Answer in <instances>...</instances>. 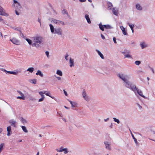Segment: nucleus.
Masks as SVG:
<instances>
[{
  "mask_svg": "<svg viewBox=\"0 0 155 155\" xmlns=\"http://www.w3.org/2000/svg\"><path fill=\"white\" fill-rule=\"evenodd\" d=\"M117 76L123 81V84L126 87L133 91L136 94L137 91V93L140 96L145 99H147V97L143 95L142 91L138 89V88L136 87V85L133 83L128 81L130 78V75L121 73L118 74Z\"/></svg>",
  "mask_w": 155,
  "mask_h": 155,
  "instance_id": "f257e3e1",
  "label": "nucleus"
},
{
  "mask_svg": "<svg viewBox=\"0 0 155 155\" xmlns=\"http://www.w3.org/2000/svg\"><path fill=\"white\" fill-rule=\"evenodd\" d=\"M33 44L32 47H35L37 48H40L42 44L43 38L39 35H36L32 38Z\"/></svg>",
  "mask_w": 155,
  "mask_h": 155,
  "instance_id": "f03ea898",
  "label": "nucleus"
},
{
  "mask_svg": "<svg viewBox=\"0 0 155 155\" xmlns=\"http://www.w3.org/2000/svg\"><path fill=\"white\" fill-rule=\"evenodd\" d=\"M10 41L14 44L17 45H20V42L19 41L15 38H13L12 39H10Z\"/></svg>",
  "mask_w": 155,
  "mask_h": 155,
  "instance_id": "7ed1b4c3",
  "label": "nucleus"
},
{
  "mask_svg": "<svg viewBox=\"0 0 155 155\" xmlns=\"http://www.w3.org/2000/svg\"><path fill=\"white\" fill-rule=\"evenodd\" d=\"M123 54H124L125 58H132V56L130 55V52L129 51L126 50L123 52Z\"/></svg>",
  "mask_w": 155,
  "mask_h": 155,
  "instance_id": "20e7f679",
  "label": "nucleus"
},
{
  "mask_svg": "<svg viewBox=\"0 0 155 155\" xmlns=\"http://www.w3.org/2000/svg\"><path fill=\"white\" fill-rule=\"evenodd\" d=\"M140 46L142 49H143L147 47V45L144 41H143L140 43Z\"/></svg>",
  "mask_w": 155,
  "mask_h": 155,
  "instance_id": "39448f33",
  "label": "nucleus"
},
{
  "mask_svg": "<svg viewBox=\"0 0 155 155\" xmlns=\"http://www.w3.org/2000/svg\"><path fill=\"white\" fill-rule=\"evenodd\" d=\"M82 96L84 100L87 102L89 101L90 99V97L87 96L85 91H84L82 94Z\"/></svg>",
  "mask_w": 155,
  "mask_h": 155,
  "instance_id": "423d86ee",
  "label": "nucleus"
},
{
  "mask_svg": "<svg viewBox=\"0 0 155 155\" xmlns=\"http://www.w3.org/2000/svg\"><path fill=\"white\" fill-rule=\"evenodd\" d=\"M53 34H57L58 35H61L62 34V31L60 28L55 29L54 33Z\"/></svg>",
  "mask_w": 155,
  "mask_h": 155,
  "instance_id": "0eeeda50",
  "label": "nucleus"
},
{
  "mask_svg": "<svg viewBox=\"0 0 155 155\" xmlns=\"http://www.w3.org/2000/svg\"><path fill=\"white\" fill-rule=\"evenodd\" d=\"M106 149L107 150H110L111 149L110 144L108 141H105L104 143Z\"/></svg>",
  "mask_w": 155,
  "mask_h": 155,
  "instance_id": "6e6552de",
  "label": "nucleus"
},
{
  "mask_svg": "<svg viewBox=\"0 0 155 155\" xmlns=\"http://www.w3.org/2000/svg\"><path fill=\"white\" fill-rule=\"evenodd\" d=\"M9 123L11 125L14 127H16V125L17 124V122L13 119H11L9 120Z\"/></svg>",
  "mask_w": 155,
  "mask_h": 155,
  "instance_id": "1a4fd4ad",
  "label": "nucleus"
},
{
  "mask_svg": "<svg viewBox=\"0 0 155 155\" xmlns=\"http://www.w3.org/2000/svg\"><path fill=\"white\" fill-rule=\"evenodd\" d=\"M0 15L5 16H8V14L5 12L4 10L1 6H0Z\"/></svg>",
  "mask_w": 155,
  "mask_h": 155,
  "instance_id": "9d476101",
  "label": "nucleus"
},
{
  "mask_svg": "<svg viewBox=\"0 0 155 155\" xmlns=\"http://www.w3.org/2000/svg\"><path fill=\"white\" fill-rule=\"evenodd\" d=\"M7 135L8 136H10L12 134V132L11 130V127L10 126H9L7 127Z\"/></svg>",
  "mask_w": 155,
  "mask_h": 155,
  "instance_id": "9b49d317",
  "label": "nucleus"
},
{
  "mask_svg": "<svg viewBox=\"0 0 155 155\" xmlns=\"http://www.w3.org/2000/svg\"><path fill=\"white\" fill-rule=\"evenodd\" d=\"M120 28L121 30L122 31L123 34L124 35H127V31L125 30V28L122 26H120Z\"/></svg>",
  "mask_w": 155,
  "mask_h": 155,
  "instance_id": "f8f14e48",
  "label": "nucleus"
},
{
  "mask_svg": "<svg viewBox=\"0 0 155 155\" xmlns=\"http://www.w3.org/2000/svg\"><path fill=\"white\" fill-rule=\"evenodd\" d=\"M118 10L116 8H113L112 9V12L114 14L116 15H117L118 14Z\"/></svg>",
  "mask_w": 155,
  "mask_h": 155,
  "instance_id": "ddd939ff",
  "label": "nucleus"
},
{
  "mask_svg": "<svg viewBox=\"0 0 155 155\" xmlns=\"http://www.w3.org/2000/svg\"><path fill=\"white\" fill-rule=\"evenodd\" d=\"M107 5L108 9L111 10L113 8L112 3L110 2H107Z\"/></svg>",
  "mask_w": 155,
  "mask_h": 155,
  "instance_id": "4468645a",
  "label": "nucleus"
},
{
  "mask_svg": "<svg viewBox=\"0 0 155 155\" xmlns=\"http://www.w3.org/2000/svg\"><path fill=\"white\" fill-rule=\"evenodd\" d=\"M84 17L86 19L87 22L88 24H91V23L90 19L89 17V15L87 14H86L85 15Z\"/></svg>",
  "mask_w": 155,
  "mask_h": 155,
  "instance_id": "2eb2a0df",
  "label": "nucleus"
},
{
  "mask_svg": "<svg viewBox=\"0 0 155 155\" xmlns=\"http://www.w3.org/2000/svg\"><path fill=\"white\" fill-rule=\"evenodd\" d=\"M69 63L70 64V67L74 66V59L71 58L69 60Z\"/></svg>",
  "mask_w": 155,
  "mask_h": 155,
  "instance_id": "dca6fc26",
  "label": "nucleus"
},
{
  "mask_svg": "<svg viewBox=\"0 0 155 155\" xmlns=\"http://www.w3.org/2000/svg\"><path fill=\"white\" fill-rule=\"evenodd\" d=\"M95 51L97 53L98 55L100 56V57L102 59H104V57L103 54L101 53V52L98 50L97 49H96Z\"/></svg>",
  "mask_w": 155,
  "mask_h": 155,
  "instance_id": "f3484780",
  "label": "nucleus"
},
{
  "mask_svg": "<svg viewBox=\"0 0 155 155\" xmlns=\"http://www.w3.org/2000/svg\"><path fill=\"white\" fill-rule=\"evenodd\" d=\"M135 7L139 11H141L142 9V7L139 4H137L136 5Z\"/></svg>",
  "mask_w": 155,
  "mask_h": 155,
  "instance_id": "a211bd4d",
  "label": "nucleus"
},
{
  "mask_svg": "<svg viewBox=\"0 0 155 155\" xmlns=\"http://www.w3.org/2000/svg\"><path fill=\"white\" fill-rule=\"evenodd\" d=\"M13 6L15 7L16 9H20L21 8V6L19 3H17L16 4H14Z\"/></svg>",
  "mask_w": 155,
  "mask_h": 155,
  "instance_id": "6ab92c4d",
  "label": "nucleus"
},
{
  "mask_svg": "<svg viewBox=\"0 0 155 155\" xmlns=\"http://www.w3.org/2000/svg\"><path fill=\"white\" fill-rule=\"evenodd\" d=\"M49 25L50 27V29L51 32L53 34L54 33L55 29H54L53 26L51 24H49Z\"/></svg>",
  "mask_w": 155,
  "mask_h": 155,
  "instance_id": "aec40b11",
  "label": "nucleus"
},
{
  "mask_svg": "<svg viewBox=\"0 0 155 155\" xmlns=\"http://www.w3.org/2000/svg\"><path fill=\"white\" fill-rule=\"evenodd\" d=\"M34 70V69L33 67H31L28 68L27 70L25 71V72L26 71H29L30 72L32 73Z\"/></svg>",
  "mask_w": 155,
  "mask_h": 155,
  "instance_id": "412c9836",
  "label": "nucleus"
},
{
  "mask_svg": "<svg viewBox=\"0 0 155 155\" xmlns=\"http://www.w3.org/2000/svg\"><path fill=\"white\" fill-rule=\"evenodd\" d=\"M36 74L37 75H39L41 77H43V74L41 72V71L40 70H38L37 72L36 73Z\"/></svg>",
  "mask_w": 155,
  "mask_h": 155,
  "instance_id": "4be33fe9",
  "label": "nucleus"
},
{
  "mask_svg": "<svg viewBox=\"0 0 155 155\" xmlns=\"http://www.w3.org/2000/svg\"><path fill=\"white\" fill-rule=\"evenodd\" d=\"M26 40L28 42L29 45H31L32 46L33 44V41L28 38L26 39Z\"/></svg>",
  "mask_w": 155,
  "mask_h": 155,
  "instance_id": "5701e85b",
  "label": "nucleus"
},
{
  "mask_svg": "<svg viewBox=\"0 0 155 155\" xmlns=\"http://www.w3.org/2000/svg\"><path fill=\"white\" fill-rule=\"evenodd\" d=\"M127 24L129 25V27H130V28H131L132 31V33H133L134 32V25H131L130 23H128Z\"/></svg>",
  "mask_w": 155,
  "mask_h": 155,
  "instance_id": "b1692460",
  "label": "nucleus"
},
{
  "mask_svg": "<svg viewBox=\"0 0 155 155\" xmlns=\"http://www.w3.org/2000/svg\"><path fill=\"white\" fill-rule=\"evenodd\" d=\"M56 73L57 74L60 76H62L63 75L62 72L61 70H57Z\"/></svg>",
  "mask_w": 155,
  "mask_h": 155,
  "instance_id": "393cba45",
  "label": "nucleus"
},
{
  "mask_svg": "<svg viewBox=\"0 0 155 155\" xmlns=\"http://www.w3.org/2000/svg\"><path fill=\"white\" fill-rule=\"evenodd\" d=\"M29 82L32 84H36L37 80L36 79H31L29 80Z\"/></svg>",
  "mask_w": 155,
  "mask_h": 155,
  "instance_id": "a878e982",
  "label": "nucleus"
},
{
  "mask_svg": "<svg viewBox=\"0 0 155 155\" xmlns=\"http://www.w3.org/2000/svg\"><path fill=\"white\" fill-rule=\"evenodd\" d=\"M99 28L100 29L103 31H104V25H102L101 24V23H100L99 24Z\"/></svg>",
  "mask_w": 155,
  "mask_h": 155,
  "instance_id": "bb28decb",
  "label": "nucleus"
},
{
  "mask_svg": "<svg viewBox=\"0 0 155 155\" xmlns=\"http://www.w3.org/2000/svg\"><path fill=\"white\" fill-rule=\"evenodd\" d=\"M51 21L53 23L57 24L58 20H56L54 18H52L51 19Z\"/></svg>",
  "mask_w": 155,
  "mask_h": 155,
  "instance_id": "cd10ccee",
  "label": "nucleus"
},
{
  "mask_svg": "<svg viewBox=\"0 0 155 155\" xmlns=\"http://www.w3.org/2000/svg\"><path fill=\"white\" fill-rule=\"evenodd\" d=\"M21 128L23 130L25 133H27L28 131L26 129V128L25 126H21Z\"/></svg>",
  "mask_w": 155,
  "mask_h": 155,
  "instance_id": "c85d7f7f",
  "label": "nucleus"
},
{
  "mask_svg": "<svg viewBox=\"0 0 155 155\" xmlns=\"http://www.w3.org/2000/svg\"><path fill=\"white\" fill-rule=\"evenodd\" d=\"M104 28H105L106 29H110L111 28H112L111 27V26H110V25H104Z\"/></svg>",
  "mask_w": 155,
  "mask_h": 155,
  "instance_id": "c756f323",
  "label": "nucleus"
},
{
  "mask_svg": "<svg viewBox=\"0 0 155 155\" xmlns=\"http://www.w3.org/2000/svg\"><path fill=\"white\" fill-rule=\"evenodd\" d=\"M57 25L61 24V25H64V24L63 21L58 20V22H57Z\"/></svg>",
  "mask_w": 155,
  "mask_h": 155,
  "instance_id": "7c9ffc66",
  "label": "nucleus"
},
{
  "mask_svg": "<svg viewBox=\"0 0 155 155\" xmlns=\"http://www.w3.org/2000/svg\"><path fill=\"white\" fill-rule=\"evenodd\" d=\"M113 119L114 121L115 122L117 123L118 124H119L120 123V121L118 119H117L115 117H113Z\"/></svg>",
  "mask_w": 155,
  "mask_h": 155,
  "instance_id": "2f4dec72",
  "label": "nucleus"
},
{
  "mask_svg": "<svg viewBox=\"0 0 155 155\" xmlns=\"http://www.w3.org/2000/svg\"><path fill=\"white\" fill-rule=\"evenodd\" d=\"M17 99L25 100V97H23V96H18V97H17Z\"/></svg>",
  "mask_w": 155,
  "mask_h": 155,
  "instance_id": "473e14b6",
  "label": "nucleus"
},
{
  "mask_svg": "<svg viewBox=\"0 0 155 155\" xmlns=\"http://www.w3.org/2000/svg\"><path fill=\"white\" fill-rule=\"evenodd\" d=\"M77 105V103L76 102H73L72 104L71 107H75Z\"/></svg>",
  "mask_w": 155,
  "mask_h": 155,
  "instance_id": "72a5a7b5",
  "label": "nucleus"
},
{
  "mask_svg": "<svg viewBox=\"0 0 155 155\" xmlns=\"http://www.w3.org/2000/svg\"><path fill=\"white\" fill-rule=\"evenodd\" d=\"M21 122H22L23 123V124H25V123H26L27 122V121L25 119L23 118V117H21Z\"/></svg>",
  "mask_w": 155,
  "mask_h": 155,
  "instance_id": "f704fd0d",
  "label": "nucleus"
},
{
  "mask_svg": "<svg viewBox=\"0 0 155 155\" xmlns=\"http://www.w3.org/2000/svg\"><path fill=\"white\" fill-rule=\"evenodd\" d=\"M43 93H44V94H45L47 96H48L52 98H53L52 97H51L50 96V94L48 93V92L47 93V91H45Z\"/></svg>",
  "mask_w": 155,
  "mask_h": 155,
  "instance_id": "c9c22d12",
  "label": "nucleus"
},
{
  "mask_svg": "<svg viewBox=\"0 0 155 155\" xmlns=\"http://www.w3.org/2000/svg\"><path fill=\"white\" fill-rule=\"evenodd\" d=\"M134 63L136 65H138L140 64L141 62L140 61H136Z\"/></svg>",
  "mask_w": 155,
  "mask_h": 155,
  "instance_id": "e433bc0d",
  "label": "nucleus"
},
{
  "mask_svg": "<svg viewBox=\"0 0 155 155\" xmlns=\"http://www.w3.org/2000/svg\"><path fill=\"white\" fill-rule=\"evenodd\" d=\"M39 94L41 95L42 97L45 98V96L43 95V94H44V93H43V92L40 91L39 92Z\"/></svg>",
  "mask_w": 155,
  "mask_h": 155,
  "instance_id": "4c0bfd02",
  "label": "nucleus"
},
{
  "mask_svg": "<svg viewBox=\"0 0 155 155\" xmlns=\"http://www.w3.org/2000/svg\"><path fill=\"white\" fill-rule=\"evenodd\" d=\"M62 13L63 14H67L68 15V12H67L66 10L63 9L62 12Z\"/></svg>",
  "mask_w": 155,
  "mask_h": 155,
  "instance_id": "58836bf2",
  "label": "nucleus"
},
{
  "mask_svg": "<svg viewBox=\"0 0 155 155\" xmlns=\"http://www.w3.org/2000/svg\"><path fill=\"white\" fill-rule=\"evenodd\" d=\"M57 113L59 116L63 117V115L60 111L58 112Z\"/></svg>",
  "mask_w": 155,
  "mask_h": 155,
  "instance_id": "ea45409f",
  "label": "nucleus"
},
{
  "mask_svg": "<svg viewBox=\"0 0 155 155\" xmlns=\"http://www.w3.org/2000/svg\"><path fill=\"white\" fill-rule=\"evenodd\" d=\"M136 104L138 107V108L140 110L142 109V107L138 103H136Z\"/></svg>",
  "mask_w": 155,
  "mask_h": 155,
  "instance_id": "a19ab883",
  "label": "nucleus"
},
{
  "mask_svg": "<svg viewBox=\"0 0 155 155\" xmlns=\"http://www.w3.org/2000/svg\"><path fill=\"white\" fill-rule=\"evenodd\" d=\"M18 73V71H12V74L15 75H17Z\"/></svg>",
  "mask_w": 155,
  "mask_h": 155,
  "instance_id": "79ce46f5",
  "label": "nucleus"
},
{
  "mask_svg": "<svg viewBox=\"0 0 155 155\" xmlns=\"http://www.w3.org/2000/svg\"><path fill=\"white\" fill-rule=\"evenodd\" d=\"M17 92L20 94L21 95V96L25 97V96L24 95V94H23L20 91H17Z\"/></svg>",
  "mask_w": 155,
  "mask_h": 155,
  "instance_id": "37998d69",
  "label": "nucleus"
},
{
  "mask_svg": "<svg viewBox=\"0 0 155 155\" xmlns=\"http://www.w3.org/2000/svg\"><path fill=\"white\" fill-rule=\"evenodd\" d=\"M132 137L133 139H134L135 142L137 144V139L135 138L133 134H132Z\"/></svg>",
  "mask_w": 155,
  "mask_h": 155,
  "instance_id": "c03bdc74",
  "label": "nucleus"
},
{
  "mask_svg": "<svg viewBox=\"0 0 155 155\" xmlns=\"http://www.w3.org/2000/svg\"><path fill=\"white\" fill-rule=\"evenodd\" d=\"M64 150L63 151H64V153L65 154L67 153L68 152V150L67 148H64Z\"/></svg>",
  "mask_w": 155,
  "mask_h": 155,
  "instance_id": "a18cd8bd",
  "label": "nucleus"
},
{
  "mask_svg": "<svg viewBox=\"0 0 155 155\" xmlns=\"http://www.w3.org/2000/svg\"><path fill=\"white\" fill-rule=\"evenodd\" d=\"M64 149H62V148H60L59 150H57L58 152H61L63 151H64Z\"/></svg>",
  "mask_w": 155,
  "mask_h": 155,
  "instance_id": "49530a36",
  "label": "nucleus"
},
{
  "mask_svg": "<svg viewBox=\"0 0 155 155\" xmlns=\"http://www.w3.org/2000/svg\"><path fill=\"white\" fill-rule=\"evenodd\" d=\"M19 9H16L15 11V13L17 15H19V13L18 12L17 10H18Z\"/></svg>",
  "mask_w": 155,
  "mask_h": 155,
  "instance_id": "de8ad7c7",
  "label": "nucleus"
},
{
  "mask_svg": "<svg viewBox=\"0 0 155 155\" xmlns=\"http://www.w3.org/2000/svg\"><path fill=\"white\" fill-rule=\"evenodd\" d=\"M68 54L67 53H66L65 56V59L66 60H68Z\"/></svg>",
  "mask_w": 155,
  "mask_h": 155,
  "instance_id": "09e8293b",
  "label": "nucleus"
},
{
  "mask_svg": "<svg viewBox=\"0 0 155 155\" xmlns=\"http://www.w3.org/2000/svg\"><path fill=\"white\" fill-rule=\"evenodd\" d=\"M45 54L47 56L48 58H49V52L48 51H46L45 52Z\"/></svg>",
  "mask_w": 155,
  "mask_h": 155,
  "instance_id": "8fccbe9b",
  "label": "nucleus"
},
{
  "mask_svg": "<svg viewBox=\"0 0 155 155\" xmlns=\"http://www.w3.org/2000/svg\"><path fill=\"white\" fill-rule=\"evenodd\" d=\"M44 98H43V97H42L41 98H40L39 100H38V102H41V101H43V100H44Z\"/></svg>",
  "mask_w": 155,
  "mask_h": 155,
  "instance_id": "3c124183",
  "label": "nucleus"
},
{
  "mask_svg": "<svg viewBox=\"0 0 155 155\" xmlns=\"http://www.w3.org/2000/svg\"><path fill=\"white\" fill-rule=\"evenodd\" d=\"M19 32H20V35L23 37H24V35H23V34L22 33V32L21 31H19Z\"/></svg>",
  "mask_w": 155,
  "mask_h": 155,
  "instance_id": "603ef678",
  "label": "nucleus"
},
{
  "mask_svg": "<svg viewBox=\"0 0 155 155\" xmlns=\"http://www.w3.org/2000/svg\"><path fill=\"white\" fill-rule=\"evenodd\" d=\"M12 28L15 30H17V31H20L19 29L18 28H15V27H13Z\"/></svg>",
  "mask_w": 155,
  "mask_h": 155,
  "instance_id": "864d4df0",
  "label": "nucleus"
},
{
  "mask_svg": "<svg viewBox=\"0 0 155 155\" xmlns=\"http://www.w3.org/2000/svg\"><path fill=\"white\" fill-rule=\"evenodd\" d=\"M113 40L114 42L115 43H117V42H116V38L115 37H114L113 38Z\"/></svg>",
  "mask_w": 155,
  "mask_h": 155,
  "instance_id": "5fc2aeb1",
  "label": "nucleus"
},
{
  "mask_svg": "<svg viewBox=\"0 0 155 155\" xmlns=\"http://www.w3.org/2000/svg\"><path fill=\"white\" fill-rule=\"evenodd\" d=\"M0 70L3 71L5 72H6V71H6V70H5L4 68H1Z\"/></svg>",
  "mask_w": 155,
  "mask_h": 155,
  "instance_id": "6e6d98bb",
  "label": "nucleus"
},
{
  "mask_svg": "<svg viewBox=\"0 0 155 155\" xmlns=\"http://www.w3.org/2000/svg\"><path fill=\"white\" fill-rule=\"evenodd\" d=\"M101 37L103 39H105V37L102 34L101 35Z\"/></svg>",
  "mask_w": 155,
  "mask_h": 155,
  "instance_id": "4d7b16f0",
  "label": "nucleus"
},
{
  "mask_svg": "<svg viewBox=\"0 0 155 155\" xmlns=\"http://www.w3.org/2000/svg\"><path fill=\"white\" fill-rule=\"evenodd\" d=\"M63 91H64V94L66 96H67L68 94L67 93V92L64 89L63 90Z\"/></svg>",
  "mask_w": 155,
  "mask_h": 155,
  "instance_id": "13d9d810",
  "label": "nucleus"
},
{
  "mask_svg": "<svg viewBox=\"0 0 155 155\" xmlns=\"http://www.w3.org/2000/svg\"><path fill=\"white\" fill-rule=\"evenodd\" d=\"M13 2H14V4H17V3H18V2L15 0H14L13 1Z\"/></svg>",
  "mask_w": 155,
  "mask_h": 155,
  "instance_id": "bf43d9fd",
  "label": "nucleus"
},
{
  "mask_svg": "<svg viewBox=\"0 0 155 155\" xmlns=\"http://www.w3.org/2000/svg\"><path fill=\"white\" fill-rule=\"evenodd\" d=\"M30 100L32 101H34L35 100V99L34 98H31L30 99Z\"/></svg>",
  "mask_w": 155,
  "mask_h": 155,
  "instance_id": "052dcab7",
  "label": "nucleus"
},
{
  "mask_svg": "<svg viewBox=\"0 0 155 155\" xmlns=\"http://www.w3.org/2000/svg\"><path fill=\"white\" fill-rule=\"evenodd\" d=\"M58 80H60L61 78L60 77H56Z\"/></svg>",
  "mask_w": 155,
  "mask_h": 155,
  "instance_id": "680f3d73",
  "label": "nucleus"
},
{
  "mask_svg": "<svg viewBox=\"0 0 155 155\" xmlns=\"http://www.w3.org/2000/svg\"><path fill=\"white\" fill-rule=\"evenodd\" d=\"M38 21L40 23V24L41 25V19L39 18H38Z\"/></svg>",
  "mask_w": 155,
  "mask_h": 155,
  "instance_id": "e2e57ef3",
  "label": "nucleus"
},
{
  "mask_svg": "<svg viewBox=\"0 0 155 155\" xmlns=\"http://www.w3.org/2000/svg\"><path fill=\"white\" fill-rule=\"evenodd\" d=\"M86 0H79V1L80 2H85Z\"/></svg>",
  "mask_w": 155,
  "mask_h": 155,
  "instance_id": "0e129e2a",
  "label": "nucleus"
},
{
  "mask_svg": "<svg viewBox=\"0 0 155 155\" xmlns=\"http://www.w3.org/2000/svg\"><path fill=\"white\" fill-rule=\"evenodd\" d=\"M12 71H6V72H7V73H8L9 74H12Z\"/></svg>",
  "mask_w": 155,
  "mask_h": 155,
  "instance_id": "69168bd1",
  "label": "nucleus"
},
{
  "mask_svg": "<svg viewBox=\"0 0 155 155\" xmlns=\"http://www.w3.org/2000/svg\"><path fill=\"white\" fill-rule=\"evenodd\" d=\"M62 119L64 122H66V120L65 118H62Z\"/></svg>",
  "mask_w": 155,
  "mask_h": 155,
  "instance_id": "338daca9",
  "label": "nucleus"
},
{
  "mask_svg": "<svg viewBox=\"0 0 155 155\" xmlns=\"http://www.w3.org/2000/svg\"><path fill=\"white\" fill-rule=\"evenodd\" d=\"M109 119V118H107L106 119H104V120L105 122L107 121Z\"/></svg>",
  "mask_w": 155,
  "mask_h": 155,
  "instance_id": "774afa93",
  "label": "nucleus"
}]
</instances>
